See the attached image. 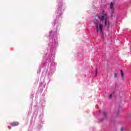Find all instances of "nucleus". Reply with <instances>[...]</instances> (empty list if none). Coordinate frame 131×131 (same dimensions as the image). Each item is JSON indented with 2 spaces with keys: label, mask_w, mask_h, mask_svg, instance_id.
Returning a JSON list of instances; mask_svg holds the SVG:
<instances>
[{
  "label": "nucleus",
  "mask_w": 131,
  "mask_h": 131,
  "mask_svg": "<svg viewBox=\"0 0 131 131\" xmlns=\"http://www.w3.org/2000/svg\"><path fill=\"white\" fill-rule=\"evenodd\" d=\"M94 23L96 24V28L97 32H99V29L100 30V34H102V36L104 38V32H103V25L99 23L97 19L94 20Z\"/></svg>",
  "instance_id": "f257e3e1"
},
{
  "label": "nucleus",
  "mask_w": 131,
  "mask_h": 131,
  "mask_svg": "<svg viewBox=\"0 0 131 131\" xmlns=\"http://www.w3.org/2000/svg\"><path fill=\"white\" fill-rule=\"evenodd\" d=\"M109 98H112V94H111L110 95V96H109Z\"/></svg>",
  "instance_id": "1a4fd4ad"
},
{
  "label": "nucleus",
  "mask_w": 131,
  "mask_h": 131,
  "mask_svg": "<svg viewBox=\"0 0 131 131\" xmlns=\"http://www.w3.org/2000/svg\"><path fill=\"white\" fill-rule=\"evenodd\" d=\"M110 9H111V10L112 11V12H111V16L112 17L113 16V14L114 13V5H113V3H112V2L111 3Z\"/></svg>",
  "instance_id": "7ed1b4c3"
},
{
  "label": "nucleus",
  "mask_w": 131,
  "mask_h": 131,
  "mask_svg": "<svg viewBox=\"0 0 131 131\" xmlns=\"http://www.w3.org/2000/svg\"><path fill=\"white\" fill-rule=\"evenodd\" d=\"M10 125L11 126H17L19 125V123L18 122H13L12 123H10Z\"/></svg>",
  "instance_id": "20e7f679"
},
{
  "label": "nucleus",
  "mask_w": 131,
  "mask_h": 131,
  "mask_svg": "<svg viewBox=\"0 0 131 131\" xmlns=\"http://www.w3.org/2000/svg\"><path fill=\"white\" fill-rule=\"evenodd\" d=\"M103 116H104V118L100 120L101 122H102V121H103V120H104V119L106 118V116H107V113H106V112L103 113Z\"/></svg>",
  "instance_id": "0eeeda50"
},
{
  "label": "nucleus",
  "mask_w": 131,
  "mask_h": 131,
  "mask_svg": "<svg viewBox=\"0 0 131 131\" xmlns=\"http://www.w3.org/2000/svg\"><path fill=\"white\" fill-rule=\"evenodd\" d=\"M120 130L121 131H123V128L121 127V129H120Z\"/></svg>",
  "instance_id": "9d476101"
},
{
  "label": "nucleus",
  "mask_w": 131,
  "mask_h": 131,
  "mask_svg": "<svg viewBox=\"0 0 131 131\" xmlns=\"http://www.w3.org/2000/svg\"><path fill=\"white\" fill-rule=\"evenodd\" d=\"M97 17H98V18L100 20V21L105 20L104 26H107V24H109V21H108V18H107V15L106 14H103L101 16L99 15H97Z\"/></svg>",
  "instance_id": "f03ea898"
},
{
  "label": "nucleus",
  "mask_w": 131,
  "mask_h": 131,
  "mask_svg": "<svg viewBox=\"0 0 131 131\" xmlns=\"http://www.w3.org/2000/svg\"><path fill=\"white\" fill-rule=\"evenodd\" d=\"M114 77H117V74L116 73L114 74Z\"/></svg>",
  "instance_id": "6e6552de"
},
{
  "label": "nucleus",
  "mask_w": 131,
  "mask_h": 131,
  "mask_svg": "<svg viewBox=\"0 0 131 131\" xmlns=\"http://www.w3.org/2000/svg\"><path fill=\"white\" fill-rule=\"evenodd\" d=\"M95 71V74H94V77H97L98 75V67H96Z\"/></svg>",
  "instance_id": "39448f33"
},
{
  "label": "nucleus",
  "mask_w": 131,
  "mask_h": 131,
  "mask_svg": "<svg viewBox=\"0 0 131 131\" xmlns=\"http://www.w3.org/2000/svg\"><path fill=\"white\" fill-rule=\"evenodd\" d=\"M121 76L123 79H124V74L123 73V71L122 70H120Z\"/></svg>",
  "instance_id": "423d86ee"
}]
</instances>
